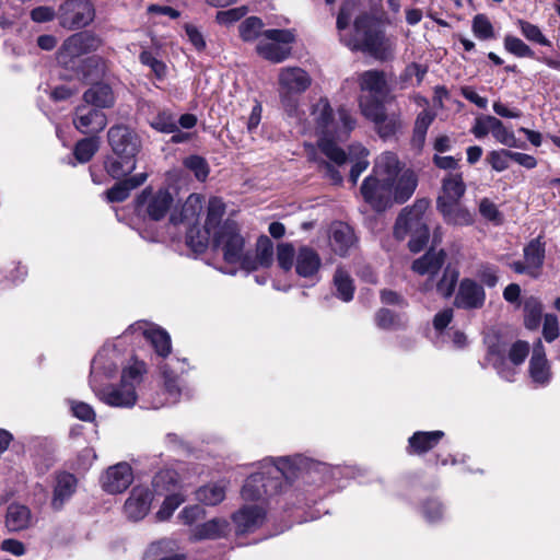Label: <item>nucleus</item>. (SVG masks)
Wrapping results in <instances>:
<instances>
[{
	"instance_id": "1",
	"label": "nucleus",
	"mask_w": 560,
	"mask_h": 560,
	"mask_svg": "<svg viewBox=\"0 0 560 560\" xmlns=\"http://www.w3.org/2000/svg\"><path fill=\"white\" fill-rule=\"evenodd\" d=\"M260 471L252 474L242 488L245 501H265L282 492L289 482L306 475L312 481L327 482L342 474L339 466L331 467L303 455L268 457L261 462Z\"/></svg>"
},
{
	"instance_id": "2",
	"label": "nucleus",
	"mask_w": 560,
	"mask_h": 560,
	"mask_svg": "<svg viewBox=\"0 0 560 560\" xmlns=\"http://www.w3.org/2000/svg\"><path fill=\"white\" fill-rule=\"evenodd\" d=\"M312 116L316 130L322 135L318 141L320 152L337 166L343 165L348 160L352 163L350 180L357 184L360 175L368 168L369 151L361 144L350 147L349 155L337 145L336 140H345L355 127V119L350 112L340 107L337 115L327 98H319L312 108Z\"/></svg>"
},
{
	"instance_id": "3",
	"label": "nucleus",
	"mask_w": 560,
	"mask_h": 560,
	"mask_svg": "<svg viewBox=\"0 0 560 560\" xmlns=\"http://www.w3.org/2000/svg\"><path fill=\"white\" fill-rule=\"evenodd\" d=\"M418 185L416 174L400 170V162L393 152H384L375 160L372 174L360 187L363 200L375 211L382 212L394 203L406 202Z\"/></svg>"
},
{
	"instance_id": "4",
	"label": "nucleus",
	"mask_w": 560,
	"mask_h": 560,
	"mask_svg": "<svg viewBox=\"0 0 560 560\" xmlns=\"http://www.w3.org/2000/svg\"><path fill=\"white\" fill-rule=\"evenodd\" d=\"M341 40L352 50H361L377 60H388L394 57L396 44L385 36L375 21L362 14L354 21V32L351 36L341 37Z\"/></svg>"
},
{
	"instance_id": "5",
	"label": "nucleus",
	"mask_w": 560,
	"mask_h": 560,
	"mask_svg": "<svg viewBox=\"0 0 560 560\" xmlns=\"http://www.w3.org/2000/svg\"><path fill=\"white\" fill-rule=\"evenodd\" d=\"M144 373L145 364L135 360L122 369L119 386L103 387L102 384L92 383L91 388L101 401L110 407H132L137 401L136 387L141 383Z\"/></svg>"
},
{
	"instance_id": "6",
	"label": "nucleus",
	"mask_w": 560,
	"mask_h": 560,
	"mask_svg": "<svg viewBox=\"0 0 560 560\" xmlns=\"http://www.w3.org/2000/svg\"><path fill=\"white\" fill-rule=\"evenodd\" d=\"M428 208L429 200L419 199L411 207L402 209L396 220L394 235L397 240L410 235L408 246L412 253L422 250L429 241V229L423 218Z\"/></svg>"
},
{
	"instance_id": "7",
	"label": "nucleus",
	"mask_w": 560,
	"mask_h": 560,
	"mask_svg": "<svg viewBox=\"0 0 560 560\" xmlns=\"http://www.w3.org/2000/svg\"><path fill=\"white\" fill-rule=\"evenodd\" d=\"M362 115L374 125L380 138L386 140L394 137L402 128L401 114L387 112L383 102L371 97L360 98Z\"/></svg>"
},
{
	"instance_id": "8",
	"label": "nucleus",
	"mask_w": 560,
	"mask_h": 560,
	"mask_svg": "<svg viewBox=\"0 0 560 560\" xmlns=\"http://www.w3.org/2000/svg\"><path fill=\"white\" fill-rule=\"evenodd\" d=\"M311 82L308 73L299 67H288L280 70L279 93L282 106L290 116L298 113V101L293 95L305 92Z\"/></svg>"
},
{
	"instance_id": "9",
	"label": "nucleus",
	"mask_w": 560,
	"mask_h": 560,
	"mask_svg": "<svg viewBox=\"0 0 560 560\" xmlns=\"http://www.w3.org/2000/svg\"><path fill=\"white\" fill-rule=\"evenodd\" d=\"M213 245L222 252L226 262H240L243 266V259L246 256L244 252L245 238L235 221L226 220L218 231L213 232Z\"/></svg>"
},
{
	"instance_id": "10",
	"label": "nucleus",
	"mask_w": 560,
	"mask_h": 560,
	"mask_svg": "<svg viewBox=\"0 0 560 560\" xmlns=\"http://www.w3.org/2000/svg\"><path fill=\"white\" fill-rule=\"evenodd\" d=\"M295 39L291 30H266L256 46L257 54L275 63L282 62L291 54L289 46Z\"/></svg>"
},
{
	"instance_id": "11",
	"label": "nucleus",
	"mask_w": 560,
	"mask_h": 560,
	"mask_svg": "<svg viewBox=\"0 0 560 560\" xmlns=\"http://www.w3.org/2000/svg\"><path fill=\"white\" fill-rule=\"evenodd\" d=\"M95 16V9L90 0H66L58 8V20L62 27L82 28Z\"/></svg>"
},
{
	"instance_id": "12",
	"label": "nucleus",
	"mask_w": 560,
	"mask_h": 560,
	"mask_svg": "<svg viewBox=\"0 0 560 560\" xmlns=\"http://www.w3.org/2000/svg\"><path fill=\"white\" fill-rule=\"evenodd\" d=\"M124 360L116 345H105L94 357L91 364L90 386L113 378Z\"/></svg>"
},
{
	"instance_id": "13",
	"label": "nucleus",
	"mask_w": 560,
	"mask_h": 560,
	"mask_svg": "<svg viewBox=\"0 0 560 560\" xmlns=\"http://www.w3.org/2000/svg\"><path fill=\"white\" fill-rule=\"evenodd\" d=\"M108 144L118 158L136 159L142 148L140 136L126 125H114L107 131Z\"/></svg>"
},
{
	"instance_id": "14",
	"label": "nucleus",
	"mask_w": 560,
	"mask_h": 560,
	"mask_svg": "<svg viewBox=\"0 0 560 560\" xmlns=\"http://www.w3.org/2000/svg\"><path fill=\"white\" fill-rule=\"evenodd\" d=\"M172 203L173 197L166 189H160L153 192L152 189L145 188L136 199L138 212H145L148 217L154 221L164 218Z\"/></svg>"
},
{
	"instance_id": "15",
	"label": "nucleus",
	"mask_w": 560,
	"mask_h": 560,
	"mask_svg": "<svg viewBox=\"0 0 560 560\" xmlns=\"http://www.w3.org/2000/svg\"><path fill=\"white\" fill-rule=\"evenodd\" d=\"M72 121L78 131L91 135L106 127L107 117L101 109L84 103L75 108Z\"/></svg>"
},
{
	"instance_id": "16",
	"label": "nucleus",
	"mask_w": 560,
	"mask_h": 560,
	"mask_svg": "<svg viewBox=\"0 0 560 560\" xmlns=\"http://www.w3.org/2000/svg\"><path fill=\"white\" fill-rule=\"evenodd\" d=\"M486 292L481 284L470 278H464L458 285L454 305L463 310H479L485 305Z\"/></svg>"
},
{
	"instance_id": "17",
	"label": "nucleus",
	"mask_w": 560,
	"mask_h": 560,
	"mask_svg": "<svg viewBox=\"0 0 560 560\" xmlns=\"http://www.w3.org/2000/svg\"><path fill=\"white\" fill-rule=\"evenodd\" d=\"M133 480L132 469L127 463L110 466L101 477L103 489L112 494L121 493Z\"/></svg>"
},
{
	"instance_id": "18",
	"label": "nucleus",
	"mask_w": 560,
	"mask_h": 560,
	"mask_svg": "<svg viewBox=\"0 0 560 560\" xmlns=\"http://www.w3.org/2000/svg\"><path fill=\"white\" fill-rule=\"evenodd\" d=\"M101 39L96 35L89 32L73 34L62 44L60 58H74L95 51L101 46Z\"/></svg>"
},
{
	"instance_id": "19",
	"label": "nucleus",
	"mask_w": 560,
	"mask_h": 560,
	"mask_svg": "<svg viewBox=\"0 0 560 560\" xmlns=\"http://www.w3.org/2000/svg\"><path fill=\"white\" fill-rule=\"evenodd\" d=\"M294 267L299 277L317 282L319 280L318 272L322 267V259L312 247L301 246L296 252Z\"/></svg>"
},
{
	"instance_id": "20",
	"label": "nucleus",
	"mask_w": 560,
	"mask_h": 560,
	"mask_svg": "<svg viewBox=\"0 0 560 560\" xmlns=\"http://www.w3.org/2000/svg\"><path fill=\"white\" fill-rule=\"evenodd\" d=\"M152 493L148 488L136 487L126 500L124 511L131 521L142 520L150 511Z\"/></svg>"
},
{
	"instance_id": "21",
	"label": "nucleus",
	"mask_w": 560,
	"mask_h": 560,
	"mask_svg": "<svg viewBox=\"0 0 560 560\" xmlns=\"http://www.w3.org/2000/svg\"><path fill=\"white\" fill-rule=\"evenodd\" d=\"M357 237L353 229L345 222H334L329 229V245L339 256H346L355 245Z\"/></svg>"
},
{
	"instance_id": "22",
	"label": "nucleus",
	"mask_w": 560,
	"mask_h": 560,
	"mask_svg": "<svg viewBox=\"0 0 560 560\" xmlns=\"http://www.w3.org/2000/svg\"><path fill=\"white\" fill-rule=\"evenodd\" d=\"M529 376L537 386H546L551 380L550 366L540 339L534 345L533 354L529 360Z\"/></svg>"
},
{
	"instance_id": "23",
	"label": "nucleus",
	"mask_w": 560,
	"mask_h": 560,
	"mask_svg": "<svg viewBox=\"0 0 560 560\" xmlns=\"http://www.w3.org/2000/svg\"><path fill=\"white\" fill-rule=\"evenodd\" d=\"M138 329L142 330L144 338L148 340L159 357L164 359L171 353V336L165 329L148 323H139Z\"/></svg>"
},
{
	"instance_id": "24",
	"label": "nucleus",
	"mask_w": 560,
	"mask_h": 560,
	"mask_svg": "<svg viewBox=\"0 0 560 560\" xmlns=\"http://www.w3.org/2000/svg\"><path fill=\"white\" fill-rule=\"evenodd\" d=\"M273 244L271 240L261 235L258 237L256 243V254L255 257H250L248 255L243 259V269L253 271L259 268H268L273 262Z\"/></svg>"
},
{
	"instance_id": "25",
	"label": "nucleus",
	"mask_w": 560,
	"mask_h": 560,
	"mask_svg": "<svg viewBox=\"0 0 560 560\" xmlns=\"http://www.w3.org/2000/svg\"><path fill=\"white\" fill-rule=\"evenodd\" d=\"M266 511L259 505L244 506L232 516L240 534L254 532L265 520Z\"/></svg>"
},
{
	"instance_id": "26",
	"label": "nucleus",
	"mask_w": 560,
	"mask_h": 560,
	"mask_svg": "<svg viewBox=\"0 0 560 560\" xmlns=\"http://www.w3.org/2000/svg\"><path fill=\"white\" fill-rule=\"evenodd\" d=\"M230 524L225 518L215 517L195 526L190 530L189 540L199 541L206 539H219L228 535Z\"/></svg>"
},
{
	"instance_id": "27",
	"label": "nucleus",
	"mask_w": 560,
	"mask_h": 560,
	"mask_svg": "<svg viewBox=\"0 0 560 560\" xmlns=\"http://www.w3.org/2000/svg\"><path fill=\"white\" fill-rule=\"evenodd\" d=\"M78 480L74 475L70 472H59L56 476V485L51 499V508L59 511L63 508L65 503L73 495L77 489Z\"/></svg>"
},
{
	"instance_id": "28",
	"label": "nucleus",
	"mask_w": 560,
	"mask_h": 560,
	"mask_svg": "<svg viewBox=\"0 0 560 560\" xmlns=\"http://www.w3.org/2000/svg\"><path fill=\"white\" fill-rule=\"evenodd\" d=\"M465 191L466 185L462 173H448L442 179L441 192L436 198V205L460 200Z\"/></svg>"
},
{
	"instance_id": "29",
	"label": "nucleus",
	"mask_w": 560,
	"mask_h": 560,
	"mask_svg": "<svg viewBox=\"0 0 560 560\" xmlns=\"http://www.w3.org/2000/svg\"><path fill=\"white\" fill-rule=\"evenodd\" d=\"M201 210V198L196 194H191L183 205L179 214L173 213L171 215V222L174 225L185 224L189 229L198 223Z\"/></svg>"
},
{
	"instance_id": "30",
	"label": "nucleus",
	"mask_w": 560,
	"mask_h": 560,
	"mask_svg": "<svg viewBox=\"0 0 560 560\" xmlns=\"http://www.w3.org/2000/svg\"><path fill=\"white\" fill-rule=\"evenodd\" d=\"M359 83L363 92H369L370 95H366V97L377 100L378 96L386 94L387 83L383 71H364L360 74ZM362 97H365V95Z\"/></svg>"
},
{
	"instance_id": "31",
	"label": "nucleus",
	"mask_w": 560,
	"mask_h": 560,
	"mask_svg": "<svg viewBox=\"0 0 560 560\" xmlns=\"http://www.w3.org/2000/svg\"><path fill=\"white\" fill-rule=\"evenodd\" d=\"M446 254L443 249L435 252L431 248L422 257L412 264V270L421 276L432 277L436 275L444 265Z\"/></svg>"
},
{
	"instance_id": "32",
	"label": "nucleus",
	"mask_w": 560,
	"mask_h": 560,
	"mask_svg": "<svg viewBox=\"0 0 560 560\" xmlns=\"http://www.w3.org/2000/svg\"><path fill=\"white\" fill-rule=\"evenodd\" d=\"M32 522V513L27 506L18 503H12L8 506L4 523L9 532L27 529Z\"/></svg>"
},
{
	"instance_id": "33",
	"label": "nucleus",
	"mask_w": 560,
	"mask_h": 560,
	"mask_svg": "<svg viewBox=\"0 0 560 560\" xmlns=\"http://www.w3.org/2000/svg\"><path fill=\"white\" fill-rule=\"evenodd\" d=\"M84 103L96 107L109 108L115 103V96L112 88L106 83H95L83 94Z\"/></svg>"
},
{
	"instance_id": "34",
	"label": "nucleus",
	"mask_w": 560,
	"mask_h": 560,
	"mask_svg": "<svg viewBox=\"0 0 560 560\" xmlns=\"http://www.w3.org/2000/svg\"><path fill=\"white\" fill-rule=\"evenodd\" d=\"M446 223L454 225H469L474 222L472 214L460 205L459 200L436 205Z\"/></svg>"
},
{
	"instance_id": "35",
	"label": "nucleus",
	"mask_w": 560,
	"mask_h": 560,
	"mask_svg": "<svg viewBox=\"0 0 560 560\" xmlns=\"http://www.w3.org/2000/svg\"><path fill=\"white\" fill-rule=\"evenodd\" d=\"M435 114L429 109L421 110L415 120L412 136L410 139L411 149L420 153L424 147L427 132L433 120Z\"/></svg>"
},
{
	"instance_id": "36",
	"label": "nucleus",
	"mask_w": 560,
	"mask_h": 560,
	"mask_svg": "<svg viewBox=\"0 0 560 560\" xmlns=\"http://www.w3.org/2000/svg\"><path fill=\"white\" fill-rule=\"evenodd\" d=\"M148 178L145 173L136 174L127 179L118 182L115 186L108 189L106 198L109 202H121L126 200L130 191L141 186Z\"/></svg>"
},
{
	"instance_id": "37",
	"label": "nucleus",
	"mask_w": 560,
	"mask_h": 560,
	"mask_svg": "<svg viewBox=\"0 0 560 560\" xmlns=\"http://www.w3.org/2000/svg\"><path fill=\"white\" fill-rule=\"evenodd\" d=\"M226 486L224 482H210L199 487L195 492L198 502L205 505H217L225 498Z\"/></svg>"
},
{
	"instance_id": "38",
	"label": "nucleus",
	"mask_w": 560,
	"mask_h": 560,
	"mask_svg": "<svg viewBox=\"0 0 560 560\" xmlns=\"http://www.w3.org/2000/svg\"><path fill=\"white\" fill-rule=\"evenodd\" d=\"M443 435L444 432L439 430L431 432L419 431L413 433V435L409 439V446L413 450L415 453H425L433 448L440 442Z\"/></svg>"
},
{
	"instance_id": "39",
	"label": "nucleus",
	"mask_w": 560,
	"mask_h": 560,
	"mask_svg": "<svg viewBox=\"0 0 560 560\" xmlns=\"http://www.w3.org/2000/svg\"><path fill=\"white\" fill-rule=\"evenodd\" d=\"M136 165V159L130 158L108 156L105 160V170L107 174L115 179L122 178L130 174L135 171Z\"/></svg>"
},
{
	"instance_id": "40",
	"label": "nucleus",
	"mask_w": 560,
	"mask_h": 560,
	"mask_svg": "<svg viewBox=\"0 0 560 560\" xmlns=\"http://www.w3.org/2000/svg\"><path fill=\"white\" fill-rule=\"evenodd\" d=\"M210 236L213 237V232L206 226L203 230H200L196 225L190 226L186 232V244L195 253H203L208 247Z\"/></svg>"
},
{
	"instance_id": "41",
	"label": "nucleus",
	"mask_w": 560,
	"mask_h": 560,
	"mask_svg": "<svg viewBox=\"0 0 560 560\" xmlns=\"http://www.w3.org/2000/svg\"><path fill=\"white\" fill-rule=\"evenodd\" d=\"M524 259L534 272L541 268L545 259V245L539 238H535L524 248Z\"/></svg>"
},
{
	"instance_id": "42",
	"label": "nucleus",
	"mask_w": 560,
	"mask_h": 560,
	"mask_svg": "<svg viewBox=\"0 0 560 560\" xmlns=\"http://www.w3.org/2000/svg\"><path fill=\"white\" fill-rule=\"evenodd\" d=\"M264 22L260 18L249 16L245 19L238 26L240 37L244 42H254L262 38Z\"/></svg>"
},
{
	"instance_id": "43",
	"label": "nucleus",
	"mask_w": 560,
	"mask_h": 560,
	"mask_svg": "<svg viewBox=\"0 0 560 560\" xmlns=\"http://www.w3.org/2000/svg\"><path fill=\"white\" fill-rule=\"evenodd\" d=\"M179 478L178 474L173 469L160 470L152 480V486L158 494L170 492L177 488Z\"/></svg>"
},
{
	"instance_id": "44",
	"label": "nucleus",
	"mask_w": 560,
	"mask_h": 560,
	"mask_svg": "<svg viewBox=\"0 0 560 560\" xmlns=\"http://www.w3.org/2000/svg\"><path fill=\"white\" fill-rule=\"evenodd\" d=\"M151 128L162 133H172L177 131V119L170 110H160L149 119Z\"/></svg>"
},
{
	"instance_id": "45",
	"label": "nucleus",
	"mask_w": 560,
	"mask_h": 560,
	"mask_svg": "<svg viewBox=\"0 0 560 560\" xmlns=\"http://www.w3.org/2000/svg\"><path fill=\"white\" fill-rule=\"evenodd\" d=\"M334 284L338 296L343 302H349L353 299L354 285L348 271L342 268H338L334 276Z\"/></svg>"
},
{
	"instance_id": "46",
	"label": "nucleus",
	"mask_w": 560,
	"mask_h": 560,
	"mask_svg": "<svg viewBox=\"0 0 560 560\" xmlns=\"http://www.w3.org/2000/svg\"><path fill=\"white\" fill-rule=\"evenodd\" d=\"M524 322L525 326L534 330L538 328L542 315V305L537 298L530 296L524 302Z\"/></svg>"
},
{
	"instance_id": "47",
	"label": "nucleus",
	"mask_w": 560,
	"mask_h": 560,
	"mask_svg": "<svg viewBox=\"0 0 560 560\" xmlns=\"http://www.w3.org/2000/svg\"><path fill=\"white\" fill-rule=\"evenodd\" d=\"M225 212V205L220 198L213 197L209 200L208 212L205 226L214 232L218 231L221 224V219Z\"/></svg>"
},
{
	"instance_id": "48",
	"label": "nucleus",
	"mask_w": 560,
	"mask_h": 560,
	"mask_svg": "<svg viewBox=\"0 0 560 560\" xmlns=\"http://www.w3.org/2000/svg\"><path fill=\"white\" fill-rule=\"evenodd\" d=\"M459 271L457 268L447 266L444 271L442 278L436 283V291L443 298H450L454 293L455 285L458 281Z\"/></svg>"
},
{
	"instance_id": "49",
	"label": "nucleus",
	"mask_w": 560,
	"mask_h": 560,
	"mask_svg": "<svg viewBox=\"0 0 560 560\" xmlns=\"http://www.w3.org/2000/svg\"><path fill=\"white\" fill-rule=\"evenodd\" d=\"M492 136L499 143L506 145L509 148L524 149L526 147V143L518 141L514 132L512 130H509L503 125V122L498 118L497 121L494 122Z\"/></svg>"
},
{
	"instance_id": "50",
	"label": "nucleus",
	"mask_w": 560,
	"mask_h": 560,
	"mask_svg": "<svg viewBox=\"0 0 560 560\" xmlns=\"http://www.w3.org/2000/svg\"><path fill=\"white\" fill-rule=\"evenodd\" d=\"M522 35L529 42L541 46H550V40L542 34L541 30L525 20H517L516 22Z\"/></svg>"
},
{
	"instance_id": "51",
	"label": "nucleus",
	"mask_w": 560,
	"mask_h": 560,
	"mask_svg": "<svg viewBox=\"0 0 560 560\" xmlns=\"http://www.w3.org/2000/svg\"><path fill=\"white\" fill-rule=\"evenodd\" d=\"M504 49L518 58H535V51L521 38L513 35H505Z\"/></svg>"
},
{
	"instance_id": "52",
	"label": "nucleus",
	"mask_w": 560,
	"mask_h": 560,
	"mask_svg": "<svg viewBox=\"0 0 560 560\" xmlns=\"http://www.w3.org/2000/svg\"><path fill=\"white\" fill-rule=\"evenodd\" d=\"M98 150V140L96 138H84L77 142L73 154L78 162H89Z\"/></svg>"
},
{
	"instance_id": "53",
	"label": "nucleus",
	"mask_w": 560,
	"mask_h": 560,
	"mask_svg": "<svg viewBox=\"0 0 560 560\" xmlns=\"http://www.w3.org/2000/svg\"><path fill=\"white\" fill-rule=\"evenodd\" d=\"M471 31L474 35L481 40L493 39L495 37L493 25L485 14H477L472 19Z\"/></svg>"
},
{
	"instance_id": "54",
	"label": "nucleus",
	"mask_w": 560,
	"mask_h": 560,
	"mask_svg": "<svg viewBox=\"0 0 560 560\" xmlns=\"http://www.w3.org/2000/svg\"><path fill=\"white\" fill-rule=\"evenodd\" d=\"M186 500V497L182 492H174L164 499L160 510L156 512V518L159 521L168 520L174 511Z\"/></svg>"
},
{
	"instance_id": "55",
	"label": "nucleus",
	"mask_w": 560,
	"mask_h": 560,
	"mask_svg": "<svg viewBox=\"0 0 560 560\" xmlns=\"http://www.w3.org/2000/svg\"><path fill=\"white\" fill-rule=\"evenodd\" d=\"M160 370L162 372L164 386L167 393L174 397L179 396L182 389L179 374L175 372L173 365L168 363L162 364Z\"/></svg>"
},
{
	"instance_id": "56",
	"label": "nucleus",
	"mask_w": 560,
	"mask_h": 560,
	"mask_svg": "<svg viewBox=\"0 0 560 560\" xmlns=\"http://www.w3.org/2000/svg\"><path fill=\"white\" fill-rule=\"evenodd\" d=\"M296 253L290 243H281L277 248V260L280 268L289 271L295 264Z\"/></svg>"
},
{
	"instance_id": "57",
	"label": "nucleus",
	"mask_w": 560,
	"mask_h": 560,
	"mask_svg": "<svg viewBox=\"0 0 560 560\" xmlns=\"http://www.w3.org/2000/svg\"><path fill=\"white\" fill-rule=\"evenodd\" d=\"M479 212L488 221L495 225L503 223V214L499 211L497 205L489 198H482L479 202Z\"/></svg>"
},
{
	"instance_id": "58",
	"label": "nucleus",
	"mask_w": 560,
	"mask_h": 560,
	"mask_svg": "<svg viewBox=\"0 0 560 560\" xmlns=\"http://www.w3.org/2000/svg\"><path fill=\"white\" fill-rule=\"evenodd\" d=\"M487 160L495 172H503L509 168V160H512V151L506 149L489 152Z\"/></svg>"
},
{
	"instance_id": "59",
	"label": "nucleus",
	"mask_w": 560,
	"mask_h": 560,
	"mask_svg": "<svg viewBox=\"0 0 560 560\" xmlns=\"http://www.w3.org/2000/svg\"><path fill=\"white\" fill-rule=\"evenodd\" d=\"M499 269L494 265L482 264L476 271L477 278L488 288H494L499 282Z\"/></svg>"
},
{
	"instance_id": "60",
	"label": "nucleus",
	"mask_w": 560,
	"mask_h": 560,
	"mask_svg": "<svg viewBox=\"0 0 560 560\" xmlns=\"http://www.w3.org/2000/svg\"><path fill=\"white\" fill-rule=\"evenodd\" d=\"M139 59L142 65L150 67L158 79H163L166 75L165 63L158 59L153 52L143 50L141 51Z\"/></svg>"
},
{
	"instance_id": "61",
	"label": "nucleus",
	"mask_w": 560,
	"mask_h": 560,
	"mask_svg": "<svg viewBox=\"0 0 560 560\" xmlns=\"http://www.w3.org/2000/svg\"><path fill=\"white\" fill-rule=\"evenodd\" d=\"M185 166L194 172L195 176L199 180H205L209 174V167L207 161L198 155H190L184 161Z\"/></svg>"
},
{
	"instance_id": "62",
	"label": "nucleus",
	"mask_w": 560,
	"mask_h": 560,
	"mask_svg": "<svg viewBox=\"0 0 560 560\" xmlns=\"http://www.w3.org/2000/svg\"><path fill=\"white\" fill-rule=\"evenodd\" d=\"M497 117L494 116H481L475 119V124L471 128V133L477 138H485L488 133H492Z\"/></svg>"
},
{
	"instance_id": "63",
	"label": "nucleus",
	"mask_w": 560,
	"mask_h": 560,
	"mask_svg": "<svg viewBox=\"0 0 560 560\" xmlns=\"http://www.w3.org/2000/svg\"><path fill=\"white\" fill-rule=\"evenodd\" d=\"M247 13V8L245 5L233 8L224 11H219L215 15V20L219 24L222 25H231L242 18H244Z\"/></svg>"
},
{
	"instance_id": "64",
	"label": "nucleus",
	"mask_w": 560,
	"mask_h": 560,
	"mask_svg": "<svg viewBox=\"0 0 560 560\" xmlns=\"http://www.w3.org/2000/svg\"><path fill=\"white\" fill-rule=\"evenodd\" d=\"M70 408L73 416L82 421L92 422L95 420L94 409L86 402L71 400Z\"/></svg>"
}]
</instances>
